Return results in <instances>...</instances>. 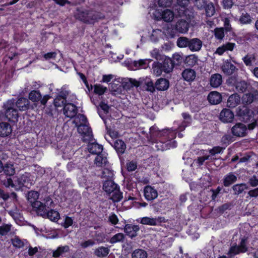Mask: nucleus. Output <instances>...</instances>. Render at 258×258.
<instances>
[{"label": "nucleus", "instance_id": "1", "mask_svg": "<svg viewBox=\"0 0 258 258\" xmlns=\"http://www.w3.org/2000/svg\"><path fill=\"white\" fill-rule=\"evenodd\" d=\"M101 13L97 12L92 9H85L83 8H77L75 14V17L85 24H93L99 19L103 18Z\"/></svg>", "mask_w": 258, "mask_h": 258}, {"label": "nucleus", "instance_id": "2", "mask_svg": "<svg viewBox=\"0 0 258 258\" xmlns=\"http://www.w3.org/2000/svg\"><path fill=\"white\" fill-rule=\"evenodd\" d=\"M3 184L10 188H13L16 190L22 189L23 187H28L31 185L30 176L28 173L22 174L20 176L7 178L3 181Z\"/></svg>", "mask_w": 258, "mask_h": 258}, {"label": "nucleus", "instance_id": "3", "mask_svg": "<svg viewBox=\"0 0 258 258\" xmlns=\"http://www.w3.org/2000/svg\"><path fill=\"white\" fill-rule=\"evenodd\" d=\"M236 115L239 119L244 122H251L248 124L249 130L254 129L257 125V121L254 118V113L252 110L246 105L238 107L236 110Z\"/></svg>", "mask_w": 258, "mask_h": 258}, {"label": "nucleus", "instance_id": "4", "mask_svg": "<svg viewBox=\"0 0 258 258\" xmlns=\"http://www.w3.org/2000/svg\"><path fill=\"white\" fill-rule=\"evenodd\" d=\"M5 117L9 121L15 122L19 117L18 110L15 108V100H9L4 105Z\"/></svg>", "mask_w": 258, "mask_h": 258}, {"label": "nucleus", "instance_id": "5", "mask_svg": "<svg viewBox=\"0 0 258 258\" xmlns=\"http://www.w3.org/2000/svg\"><path fill=\"white\" fill-rule=\"evenodd\" d=\"M248 129V125L246 126L241 122H237L231 127V132L233 136L243 137L246 135Z\"/></svg>", "mask_w": 258, "mask_h": 258}, {"label": "nucleus", "instance_id": "6", "mask_svg": "<svg viewBox=\"0 0 258 258\" xmlns=\"http://www.w3.org/2000/svg\"><path fill=\"white\" fill-rule=\"evenodd\" d=\"M77 130L84 138V141H90L93 138V134L91 128L89 126V123L79 124L78 125Z\"/></svg>", "mask_w": 258, "mask_h": 258}, {"label": "nucleus", "instance_id": "7", "mask_svg": "<svg viewBox=\"0 0 258 258\" xmlns=\"http://www.w3.org/2000/svg\"><path fill=\"white\" fill-rule=\"evenodd\" d=\"M165 218L161 216L155 218L144 217L141 220V224L150 226H159L161 225L162 223H165Z\"/></svg>", "mask_w": 258, "mask_h": 258}, {"label": "nucleus", "instance_id": "8", "mask_svg": "<svg viewBox=\"0 0 258 258\" xmlns=\"http://www.w3.org/2000/svg\"><path fill=\"white\" fill-rule=\"evenodd\" d=\"M227 81L228 84H233L236 91L239 93L245 92L249 86V85L244 81L236 82L235 78L230 77Z\"/></svg>", "mask_w": 258, "mask_h": 258}, {"label": "nucleus", "instance_id": "9", "mask_svg": "<svg viewBox=\"0 0 258 258\" xmlns=\"http://www.w3.org/2000/svg\"><path fill=\"white\" fill-rule=\"evenodd\" d=\"M159 134L160 135L166 136L169 139V143L167 144L169 145L170 148H175L177 147V143L175 141H172V140L176 137V133L171 131L169 128H165L161 131H160Z\"/></svg>", "mask_w": 258, "mask_h": 258}, {"label": "nucleus", "instance_id": "10", "mask_svg": "<svg viewBox=\"0 0 258 258\" xmlns=\"http://www.w3.org/2000/svg\"><path fill=\"white\" fill-rule=\"evenodd\" d=\"M38 206H39V204ZM54 206V204L52 200L49 196H47L44 199L43 202H41V205L37 206L35 211L38 215L41 210H43V211L49 210V209L53 208Z\"/></svg>", "mask_w": 258, "mask_h": 258}, {"label": "nucleus", "instance_id": "11", "mask_svg": "<svg viewBox=\"0 0 258 258\" xmlns=\"http://www.w3.org/2000/svg\"><path fill=\"white\" fill-rule=\"evenodd\" d=\"M39 197V193L35 190H31L28 191L27 194V200L29 202L32 208L36 210V208L38 206V204L41 205V202L38 201Z\"/></svg>", "mask_w": 258, "mask_h": 258}, {"label": "nucleus", "instance_id": "12", "mask_svg": "<svg viewBox=\"0 0 258 258\" xmlns=\"http://www.w3.org/2000/svg\"><path fill=\"white\" fill-rule=\"evenodd\" d=\"M234 116V113L231 110L224 108L220 113L219 119L224 123H230L233 120Z\"/></svg>", "mask_w": 258, "mask_h": 258}, {"label": "nucleus", "instance_id": "13", "mask_svg": "<svg viewBox=\"0 0 258 258\" xmlns=\"http://www.w3.org/2000/svg\"><path fill=\"white\" fill-rule=\"evenodd\" d=\"M39 213V214H38V215L42 216L43 217H47L52 221H57L60 217L59 213L57 211L54 210L52 209L47 211L41 210Z\"/></svg>", "mask_w": 258, "mask_h": 258}, {"label": "nucleus", "instance_id": "14", "mask_svg": "<svg viewBox=\"0 0 258 258\" xmlns=\"http://www.w3.org/2000/svg\"><path fill=\"white\" fill-rule=\"evenodd\" d=\"M78 113L77 107L74 104L67 103L63 107V113L68 117L72 118L75 117Z\"/></svg>", "mask_w": 258, "mask_h": 258}, {"label": "nucleus", "instance_id": "15", "mask_svg": "<svg viewBox=\"0 0 258 258\" xmlns=\"http://www.w3.org/2000/svg\"><path fill=\"white\" fill-rule=\"evenodd\" d=\"M144 195L147 201H152L158 196L157 191L150 185H147L144 187Z\"/></svg>", "mask_w": 258, "mask_h": 258}, {"label": "nucleus", "instance_id": "16", "mask_svg": "<svg viewBox=\"0 0 258 258\" xmlns=\"http://www.w3.org/2000/svg\"><path fill=\"white\" fill-rule=\"evenodd\" d=\"M243 104H250L254 101L258 100V91L254 90L251 92L245 93L242 98Z\"/></svg>", "mask_w": 258, "mask_h": 258}, {"label": "nucleus", "instance_id": "17", "mask_svg": "<svg viewBox=\"0 0 258 258\" xmlns=\"http://www.w3.org/2000/svg\"><path fill=\"white\" fill-rule=\"evenodd\" d=\"M221 70L225 75L230 76L233 74L237 69L229 60H227L222 66Z\"/></svg>", "mask_w": 258, "mask_h": 258}, {"label": "nucleus", "instance_id": "18", "mask_svg": "<svg viewBox=\"0 0 258 258\" xmlns=\"http://www.w3.org/2000/svg\"><path fill=\"white\" fill-rule=\"evenodd\" d=\"M140 230L139 226L127 224L124 227V232L126 235L133 238L137 235V232Z\"/></svg>", "mask_w": 258, "mask_h": 258}, {"label": "nucleus", "instance_id": "19", "mask_svg": "<svg viewBox=\"0 0 258 258\" xmlns=\"http://www.w3.org/2000/svg\"><path fill=\"white\" fill-rule=\"evenodd\" d=\"M15 106L21 111H26L30 108V101L26 98L20 97L16 102L15 101Z\"/></svg>", "mask_w": 258, "mask_h": 258}, {"label": "nucleus", "instance_id": "20", "mask_svg": "<svg viewBox=\"0 0 258 258\" xmlns=\"http://www.w3.org/2000/svg\"><path fill=\"white\" fill-rule=\"evenodd\" d=\"M95 163L98 167H106L108 164L107 158L105 152L97 154L95 159Z\"/></svg>", "mask_w": 258, "mask_h": 258}, {"label": "nucleus", "instance_id": "21", "mask_svg": "<svg viewBox=\"0 0 258 258\" xmlns=\"http://www.w3.org/2000/svg\"><path fill=\"white\" fill-rule=\"evenodd\" d=\"M203 45L202 41L198 38L190 39L188 49L192 51H198L201 50Z\"/></svg>", "mask_w": 258, "mask_h": 258}, {"label": "nucleus", "instance_id": "22", "mask_svg": "<svg viewBox=\"0 0 258 258\" xmlns=\"http://www.w3.org/2000/svg\"><path fill=\"white\" fill-rule=\"evenodd\" d=\"M240 102V96L236 93L229 96L227 101V106L229 108H234Z\"/></svg>", "mask_w": 258, "mask_h": 258}, {"label": "nucleus", "instance_id": "23", "mask_svg": "<svg viewBox=\"0 0 258 258\" xmlns=\"http://www.w3.org/2000/svg\"><path fill=\"white\" fill-rule=\"evenodd\" d=\"M175 28L177 32L185 33L188 30L189 24L185 20L180 19L176 22Z\"/></svg>", "mask_w": 258, "mask_h": 258}, {"label": "nucleus", "instance_id": "24", "mask_svg": "<svg viewBox=\"0 0 258 258\" xmlns=\"http://www.w3.org/2000/svg\"><path fill=\"white\" fill-rule=\"evenodd\" d=\"M118 187V184H116L112 179L106 180L103 184V190L108 194H110Z\"/></svg>", "mask_w": 258, "mask_h": 258}, {"label": "nucleus", "instance_id": "25", "mask_svg": "<svg viewBox=\"0 0 258 258\" xmlns=\"http://www.w3.org/2000/svg\"><path fill=\"white\" fill-rule=\"evenodd\" d=\"M208 100L211 104H218L222 100V96L217 91L211 92L208 96Z\"/></svg>", "mask_w": 258, "mask_h": 258}, {"label": "nucleus", "instance_id": "26", "mask_svg": "<svg viewBox=\"0 0 258 258\" xmlns=\"http://www.w3.org/2000/svg\"><path fill=\"white\" fill-rule=\"evenodd\" d=\"M222 83V76L218 73H216L211 75L210 78V85L213 88H217L220 86Z\"/></svg>", "mask_w": 258, "mask_h": 258}, {"label": "nucleus", "instance_id": "27", "mask_svg": "<svg viewBox=\"0 0 258 258\" xmlns=\"http://www.w3.org/2000/svg\"><path fill=\"white\" fill-rule=\"evenodd\" d=\"M155 87L156 89L159 91L166 90L169 87V82L166 79L160 78L156 81Z\"/></svg>", "mask_w": 258, "mask_h": 258}, {"label": "nucleus", "instance_id": "28", "mask_svg": "<svg viewBox=\"0 0 258 258\" xmlns=\"http://www.w3.org/2000/svg\"><path fill=\"white\" fill-rule=\"evenodd\" d=\"M88 146L89 152L91 154L94 155H97V154L100 153V152H102L103 150V146L98 144L96 142L89 143Z\"/></svg>", "mask_w": 258, "mask_h": 258}, {"label": "nucleus", "instance_id": "29", "mask_svg": "<svg viewBox=\"0 0 258 258\" xmlns=\"http://www.w3.org/2000/svg\"><path fill=\"white\" fill-rule=\"evenodd\" d=\"M196 72L191 69H185L182 73V77L187 82H192L196 78Z\"/></svg>", "mask_w": 258, "mask_h": 258}, {"label": "nucleus", "instance_id": "30", "mask_svg": "<svg viewBox=\"0 0 258 258\" xmlns=\"http://www.w3.org/2000/svg\"><path fill=\"white\" fill-rule=\"evenodd\" d=\"M237 179V177L232 172H230L227 174L223 179V184L225 187H229L234 183H235Z\"/></svg>", "mask_w": 258, "mask_h": 258}, {"label": "nucleus", "instance_id": "31", "mask_svg": "<svg viewBox=\"0 0 258 258\" xmlns=\"http://www.w3.org/2000/svg\"><path fill=\"white\" fill-rule=\"evenodd\" d=\"M12 133V128L10 124L6 122H0V136L7 137Z\"/></svg>", "mask_w": 258, "mask_h": 258}, {"label": "nucleus", "instance_id": "32", "mask_svg": "<svg viewBox=\"0 0 258 258\" xmlns=\"http://www.w3.org/2000/svg\"><path fill=\"white\" fill-rule=\"evenodd\" d=\"M113 147L117 154L120 156L124 153L126 144L122 140L118 139L114 142Z\"/></svg>", "mask_w": 258, "mask_h": 258}, {"label": "nucleus", "instance_id": "33", "mask_svg": "<svg viewBox=\"0 0 258 258\" xmlns=\"http://www.w3.org/2000/svg\"><path fill=\"white\" fill-rule=\"evenodd\" d=\"M41 97V94L38 90H33L31 91L28 95L29 100H31L36 104L39 102Z\"/></svg>", "mask_w": 258, "mask_h": 258}, {"label": "nucleus", "instance_id": "34", "mask_svg": "<svg viewBox=\"0 0 258 258\" xmlns=\"http://www.w3.org/2000/svg\"><path fill=\"white\" fill-rule=\"evenodd\" d=\"M161 65L162 69H164V72L166 73H169L172 72L174 67L171 58L169 57L165 58L163 62L161 63Z\"/></svg>", "mask_w": 258, "mask_h": 258}, {"label": "nucleus", "instance_id": "35", "mask_svg": "<svg viewBox=\"0 0 258 258\" xmlns=\"http://www.w3.org/2000/svg\"><path fill=\"white\" fill-rule=\"evenodd\" d=\"M2 169L1 170V173L4 172V173L7 176H13L15 173V169L13 164L7 163L3 165Z\"/></svg>", "mask_w": 258, "mask_h": 258}, {"label": "nucleus", "instance_id": "36", "mask_svg": "<svg viewBox=\"0 0 258 258\" xmlns=\"http://www.w3.org/2000/svg\"><path fill=\"white\" fill-rule=\"evenodd\" d=\"M70 251V247L68 245L59 246L57 249L53 251L52 256L57 258L63 253L69 252Z\"/></svg>", "mask_w": 258, "mask_h": 258}, {"label": "nucleus", "instance_id": "37", "mask_svg": "<svg viewBox=\"0 0 258 258\" xmlns=\"http://www.w3.org/2000/svg\"><path fill=\"white\" fill-rule=\"evenodd\" d=\"M110 251L108 247L100 246L95 249L94 250V254L99 257H104L107 256Z\"/></svg>", "mask_w": 258, "mask_h": 258}, {"label": "nucleus", "instance_id": "38", "mask_svg": "<svg viewBox=\"0 0 258 258\" xmlns=\"http://www.w3.org/2000/svg\"><path fill=\"white\" fill-rule=\"evenodd\" d=\"M174 14L173 12L168 9L165 10L162 12L161 18L166 22H171L174 18Z\"/></svg>", "mask_w": 258, "mask_h": 258}, {"label": "nucleus", "instance_id": "39", "mask_svg": "<svg viewBox=\"0 0 258 258\" xmlns=\"http://www.w3.org/2000/svg\"><path fill=\"white\" fill-rule=\"evenodd\" d=\"M235 141L234 138L230 134L225 135L221 140V145L225 147V149L229 144Z\"/></svg>", "mask_w": 258, "mask_h": 258}, {"label": "nucleus", "instance_id": "40", "mask_svg": "<svg viewBox=\"0 0 258 258\" xmlns=\"http://www.w3.org/2000/svg\"><path fill=\"white\" fill-rule=\"evenodd\" d=\"M148 253L144 249L138 248L136 249L132 253V258H147Z\"/></svg>", "mask_w": 258, "mask_h": 258}, {"label": "nucleus", "instance_id": "41", "mask_svg": "<svg viewBox=\"0 0 258 258\" xmlns=\"http://www.w3.org/2000/svg\"><path fill=\"white\" fill-rule=\"evenodd\" d=\"M152 71L154 75L159 76L161 75L162 72H164V70L162 69L161 63L155 61L152 64Z\"/></svg>", "mask_w": 258, "mask_h": 258}, {"label": "nucleus", "instance_id": "42", "mask_svg": "<svg viewBox=\"0 0 258 258\" xmlns=\"http://www.w3.org/2000/svg\"><path fill=\"white\" fill-rule=\"evenodd\" d=\"M111 193L112 194L110 197V199L113 203H118L120 202L123 198L122 192L120 191L119 187Z\"/></svg>", "mask_w": 258, "mask_h": 258}, {"label": "nucleus", "instance_id": "43", "mask_svg": "<svg viewBox=\"0 0 258 258\" xmlns=\"http://www.w3.org/2000/svg\"><path fill=\"white\" fill-rule=\"evenodd\" d=\"M248 187L246 184L244 183L236 184L232 186V189L234 191L235 195H239L246 189H247Z\"/></svg>", "mask_w": 258, "mask_h": 258}, {"label": "nucleus", "instance_id": "44", "mask_svg": "<svg viewBox=\"0 0 258 258\" xmlns=\"http://www.w3.org/2000/svg\"><path fill=\"white\" fill-rule=\"evenodd\" d=\"M198 61V58L195 54H191L186 57L185 63L189 67H193L196 65Z\"/></svg>", "mask_w": 258, "mask_h": 258}, {"label": "nucleus", "instance_id": "45", "mask_svg": "<svg viewBox=\"0 0 258 258\" xmlns=\"http://www.w3.org/2000/svg\"><path fill=\"white\" fill-rule=\"evenodd\" d=\"M94 93L99 96L103 95L107 91V87L100 84H96L94 85Z\"/></svg>", "mask_w": 258, "mask_h": 258}, {"label": "nucleus", "instance_id": "46", "mask_svg": "<svg viewBox=\"0 0 258 258\" xmlns=\"http://www.w3.org/2000/svg\"><path fill=\"white\" fill-rule=\"evenodd\" d=\"M239 22L241 24L245 25L249 24L252 22V19L250 15L247 13H242L239 18Z\"/></svg>", "mask_w": 258, "mask_h": 258}, {"label": "nucleus", "instance_id": "47", "mask_svg": "<svg viewBox=\"0 0 258 258\" xmlns=\"http://www.w3.org/2000/svg\"><path fill=\"white\" fill-rule=\"evenodd\" d=\"M256 59V56L254 53L253 54H247L242 58L244 64L246 66H251L252 65V62L254 61Z\"/></svg>", "mask_w": 258, "mask_h": 258}, {"label": "nucleus", "instance_id": "48", "mask_svg": "<svg viewBox=\"0 0 258 258\" xmlns=\"http://www.w3.org/2000/svg\"><path fill=\"white\" fill-rule=\"evenodd\" d=\"M190 39L185 37H180L177 41V45L180 48L188 47Z\"/></svg>", "mask_w": 258, "mask_h": 258}, {"label": "nucleus", "instance_id": "49", "mask_svg": "<svg viewBox=\"0 0 258 258\" xmlns=\"http://www.w3.org/2000/svg\"><path fill=\"white\" fill-rule=\"evenodd\" d=\"M203 8H205V9L207 17H210L214 14L215 11V7L213 4L210 3L207 5L205 3V4L203 6Z\"/></svg>", "mask_w": 258, "mask_h": 258}, {"label": "nucleus", "instance_id": "50", "mask_svg": "<svg viewBox=\"0 0 258 258\" xmlns=\"http://www.w3.org/2000/svg\"><path fill=\"white\" fill-rule=\"evenodd\" d=\"M241 253H242V251H241V250L240 249L238 245L236 244H235V245H233L230 247L227 253V255L230 257H232L234 255L238 254Z\"/></svg>", "mask_w": 258, "mask_h": 258}, {"label": "nucleus", "instance_id": "51", "mask_svg": "<svg viewBox=\"0 0 258 258\" xmlns=\"http://www.w3.org/2000/svg\"><path fill=\"white\" fill-rule=\"evenodd\" d=\"M124 239V235L121 233H118L111 237L109 242L111 244H114L117 242L123 241Z\"/></svg>", "mask_w": 258, "mask_h": 258}, {"label": "nucleus", "instance_id": "52", "mask_svg": "<svg viewBox=\"0 0 258 258\" xmlns=\"http://www.w3.org/2000/svg\"><path fill=\"white\" fill-rule=\"evenodd\" d=\"M11 242L16 248H20L24 246V243L18 236H15L14 238L11 239Z\"/></svg>", "mask_w": 258, "mask_h": 258}, {"label": "nucleus", "instance_id": "53", "mask_svg": "<svg viewBox=\"0 0 258 258\" xmlns=\"http://www.w3.org/2000/svg\"><path fill=\"white\" fill-rule=\"evenodd\" d=\"M113 171L107 167H104L102 172V177L105 178L107 180H111L113 176Z\"/></svg>", "mask_w": 258, "mask_h": 258}, {"label": "nucleus", "instance_id": "54", "mask_svg": "<svg viewBox=\"0 0 258 258\" xmlns=\"http://www.w3.org/2000/svg\"><path fill=\"white\" fill-rule=\"evenodd\" d=\"M53 104L56 107H62L67 104V100L59 98V96H56L54 99Z\"/></svg>", "mask_w": 258, "mask_h": 258}, {"label": "nucleus", "instance_id": "55", "mask_svg": "<svg viewBox=\"0 0 258 258\" xmlns=\"http://www.w3.org/2000/svg\"><path fill=\"white\" fill-rule=\"evenodd\" d=\"M247 238L243 237L241 239L240 242L238 245L242 253H245L247 251Z\"/></svg>", "mask_w": 258, "mask_h": 258}, {"label": "nucleus", "instance_id": "56", "mask_svg": "<svg viewBox=\"0 0 258 258\" xmlns=\"http://www.w3.org/2000/svg\"><path fill=\"white\" fill-rule=\"evenodd\" d=\"M214 35L216 39L222 40L224 37V30L223 28H216L214 29Z\"/></svg>", "mask_w": 258, "mask_h": 258}, {"label": "nucleus", "instance_id": "57", "mask_svg": "<svg viewBox=\"0 0 258 258\" xmlns=\"http://www.w3.org/2000/svg\"><path fill=\"white\" fill-rule=\"evenodd\" d=\"M232 205L230 203H227L222 205L220 206H219L216 209V211L217 213L222 214L224 212L227 210H229L231 209Z\"/></svg>", "mask_w": 258, "mask_h": 258}, {"label": "nucleus", "instance_id": "58", "mask_svg": "<svg viewBox=\"0 0 258 258\" xmlns=\"http://www.w3.org/2000/svg\"><path fill=\"white\" fill-rule=\"evenodd\" d=\"M11 225L9 224H3L0 226V235L5 236L11 230Z\"/></svg>", "mask_w": 258, "mask_h": 258}, {"label": "nucleus", "instance_id": "59", "mask_svg": "<svg viewBox=\"0 0 258 258\" xmlns=\"http://www.w3.org/2000/svg\"><path fill=\"white\" fill-rule=\"evenodd\" d=\"M133 66L136 69L146 68L147 67V60L145 59H140L138 61H134Z\"/></svg>", "mask_w": 258, "mask_h": 258}, {"label": "nucleus", "instance_id": "60", "mask_svg": "<svg viewBox=\"0 0 258 258\" xmlns=\"http://www.w3.org/2000/svg\"><path fill=\"white\" fill-rule=\"evenodd\" d=\"M225 149V147H223V146H215L209 150V153L211 155L214 156L217 154L223 153Z\"/></svg>", "mask_w": 258, "mask_h": 258}, {"label": "nucleus", "instance_id": "61", "mask_svg": "<svg viewBox=\"0 0 258 258\" xmlns=\"http://www.w3.org/2000/svg\"><path fill=\"white\" fill-rule=\"evenodd\" d=\"M182 57L178 53H175L173 55L172 61L174 63V66H178L181 64L182 61Z\"/></svg>", "mask_w": 258, "mask_h": 258}, {"label": "nucleus", "instance_id": "62", "mask_svg": "<svg viewBox=\"0 0 258 258\" xmlns=\"http://www.w3.org/2000/svg\"><path fill=\"white\" fill-rule=\"evenodd\" d=\"M74 222V220L72 217H70L68 216H66L64 219V222L62 224V226L65 228L67 229L69 227L73 225Z\"/></svg>", "mask_w": 258, "mask_h": 258}, {"label": "nucleus", "instance_id": "63", "mask_svg": "<svg viewBox=\"0 0 258 258\" xmlns=\"http://www.w3.org/2000/svg\"><path fill=\"white\" fill-rule=\"evenodd\" d=\"M137 168V162L135 161H131L126 163V169L129 172L135 171Z\"/></svg>", "mask_w": 258, "mask_h": 258}, {"label": "nucleus", "instance_id": "64", "mask_svg": "<svg viewBox=\"0 0 258 258\" xmlns=\"http://www.w3.org/2000/svg\"><path fill=\"white\" fill-rule=\"evenodd\" d=\"M172 0H158V5L161 8L169 7L172 4Z\"/></svg>", "mask_w": 258, "mask_h": 258}]
</instances>
